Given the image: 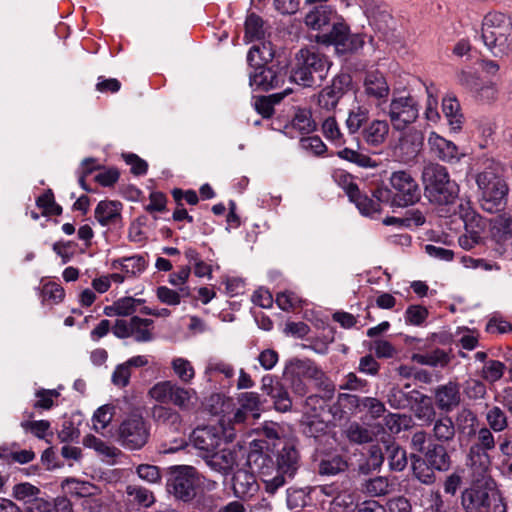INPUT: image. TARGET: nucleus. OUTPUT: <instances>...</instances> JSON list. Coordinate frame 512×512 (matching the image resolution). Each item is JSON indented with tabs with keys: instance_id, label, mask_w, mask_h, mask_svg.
<instances>
[{
	"instance_id": "obj_1",
	"label": "nucleus",
	"mask_w": 512,
	"mask_h": 512,
	"mask_svg": "<svg viewBox=\"0 0 512 512\" xmlns=\"http://www.w3.org/2000/svg\"><path fill=\"white\" fill-rule=\"evenodd\" d=\"M267 443L254 440L250 444L247 464L259 474L265 485V491L274 495L286 483L294 479L300 468V454L292 443H285L275 453L273 460L265 450Z\"/></svg>"
},
{
	"instance_id": "obj_2",
	"label": "nucleus",
	"mask_w": 512,
	"mask_h": 512,
	"mask_svg": "<svg viewBox=\"0 0 512 512\" xmlns=\"http://www.w3.org/2000/svg\"><path fill=\"white\" fill-rule=\"evenodd\" d=\"M489 456L471 452V482L462 491L461 505L465 512H507V506L488 473Z\"/></svg>"
},
{
	"instance_id": "obj_3",
	"label": "nucleus",
	"mask_w": 512,
	"mask_h": 512,
	"mask_svg": "<svg viewBox=\"0 0 512 512\" xmlns=\"http://www.w3.org/2000/svg\"><path fill=\"white\" fill-rule=\"evenodd\" d=\"M475 181L481 194L480 204L485 211L493 213L506 205L509 189L504 179V168L499 162L487 159Z\"/></svg>"
},
{
	"instance_id": "obj_4",
	"label": "nucleus",
	"mask_w": 512,
	"mask_h": 512,
	"mask_svg": "<svg viewBox=\"0 0 512 512\" xmlns=\"http://www.w3.org/2000/svg\"><path fill=\"white\" fill-rule=\"evenodd\" d=\"M425 196L431 203L447 205L458 196L459 186L450 179L446 167L430 163L422 171Z\"/></svg>"
},
{
	"instance_id": "obj_5",
	"label": "nucleus",
	"mask_w": 512,
	"mask_h": 512,
	"mask_svg": "<svg viewBox=\"0 0 512 512\" xmlns=\"http://www.w3.org/2000/svg\"><path fill=\"white\" fill-rule=\"evenodd\" d=\"M481 37L494 55L512 52V17L501 12H489L482 21Z\"/></svg>"
},
{
	"instance_id": "obj_6",
	"label": "nucleus",
	"mask_w": 512,
	"mask_h": 512,
	"mask_svg": "<svg viewBox=\"0 0 512 512\" xmlns=\"http://www.w3.org/2000/svg\"><path fill=\"white\" fill-rule=\"evenodd\" d=\"M295 60L290 78L304 87H311L317 81H322L330 66L328 58L314 47L301 49Z\"/></svg>"
},
{
	"instance_id": "obj_7",
	"label": "nucleus",
	"mask_w": 512,
	"mask_h": 512,
	"mask_svg": "<svg viewBox=\"0 0 512 512\" xmlns=\"http://www.w3.org/2000/svg\"><path fill=\"white\" fill-rule=\"evenodd\" d=\"M150 436V426L140 414H132L119 425L117 441L126 449L139 450Z\"/></svg>"
},
{
	"instance_id": "obj_8",
	"label": "nucleus",
	"mask_w": 512,
	"mask_h": 512,
	"mask_svg": "<svg viewBox=\"0 0 512 512\" xmlns=\"http://www.w3.org/2000/svg\"><path fill=\"white\" fill-rule=\"evenodd\" d=\"M225 421L224 418L221 419L219 427L203 426L193 430L190 441L197 450L203 453L204 458L216 451L223 439L231 441L234 438V429H226Z\"/></svg>"
},
{
	"instance_id": "obj_9",
	"label": "nucleus",
	"mask_w": 512,
	"mask_h": 512,
	"mask_svg": "<svg viewBox=\"0 0 512 512\" xmlns=\"http://www.w3.org/2000/svg\"><path fill=\"white\" fill-rule=\"evenodd\" d=\"M389 182L393 189V196L390 197L392 206L407 207L420 200V187L410 172L406 170L394 171L389 178Z\"/></svg>"
},
{
	"instance_id": "obj_10",
	"label": "nucleus",
	"mask_w": 512,
	"mask_h": 512,
	"mask_svg": "<svg viewBox=\"0 0 512 512\" xmlns=\"http://www.w3.org/2000/svg\"><path fill=\"white\" fill-rule=\"evenodd\" d=\"M197 471L192 466H174L170 470L168 491L182 501H189L195 496Z\"/></svg>"
},
{
	"instance_id": "obj_11",
	"label": "nucleus",
	"mask_w": 512,
	"mask_h": 512,
	"mask_svg": "<svg viewBox=\"0 0 512 512\" xmlns=\"http://www.w3.org/2000/svg\"><path fill=\"white\" fill-rule=\"evenodd\" d=\"M154 321L133 316L128 320L118 319L112 328L118 338L132 337L137 342H150L154 339Z\"/></svg>"
},
{
	"instance_id": "obj_12",
	"label": "nucleus",
	"mask_w": 512,
	"mask_h": 512,
	"mask_svg": "<svg viewBox=\"0 0 512 512\" xmlns=\"http://www.w3.org/2000/svg\"><path fill=\"white\" fill-rule=\"evenodd\" d=\"M389 118L396 130H403L418 118L419 110L411 96L394 97L389 106Z\"/></svg>"
},
{
	"instance_id": "obj_13",
	"label": "nucleus",
	"mask_w": 512,
	"mask_h": 512,
	"mask_svg": "<svg viewBox=\"0 0 512 512\" xmlns=\"http://www.w3.org/2000/svg\"><path fill=\"white\" fill-rule=\"evenodd\" d=\"M254 70L250 72L249 84L254 90L268 91L280 88L285 82L286 72L263 64L253 63Z\"/></svg>"
},
{
	"instance_id": "obj_14",
	"label": "nucleus",
	"mask_w": 512,
	"mask_h": 512,
	"mask_svg": "<svg viewBox=\"0 0 512 512\" xmlns=\"http://www.w3.org/2000/svg\"><path fill=\"white\" fill-rule=\"evenodd\" d=\"M391 197V191L384 187L376 188L372 196L364 195L358 189L350 201L355 203L362 215L373 217L381 212V204L388 202Z\"/></svg>"
},
{
	"instance_id": "obj_15",
	"label": "nucleus",
	"mask_w": 512,
	"mask_h": 512,
	"mask_svg": "<svg viewBox=\"0 0 512 512\" xmlns=\"http://www.w3.org/2000/svg\"><path fill=\"white\" fill-rule=\"evenodd\" d=\"M428 145L431 152L443 162L455 163L464 156L452 141L443 138L436 132L429 134Z\"/></svg>"
},
{
	"instance_id": "obj_16",
	"label": "nucleus",
	"mask_w": 512,
	"mask_h": 512,
	"mask_svg": "<svg viewBox=\"0 0 512 512\" xmlns=\"http://www.w3.org/2000/svg\"><path fill=\"white\" fill-rule=\"evenodd\" d=\"M321 39L324 43L335 45L342 52L354 50L360 44L356 37L350 35L347 25L341 22L333 23L330 32L323 34Z\"/></svg>"
},
{
	"instance_id": "obj_17",
	"label": "nucleus",
	"mask_w": 512,
	"mask_h": 512,
	"mask_svg": "<svg viewBox=\"0 0 512 512\" xmlns=\"http://www.w3.org/2000/svg\"><path fill=\"white\" fill-rule=\"evenodd\" d=\"M363 88L365 95L378 103L385 102L390 94L387 80L379 71H369L366 73Z\"/></svg>"
},
{
	"instance_id": "obj_18",
	"label": "nucleus",
	"mask_w": 512,
	"mask_h": 512,
	"mask_svg": "<svg viewBox=\"0 0 512 512\" xmlns=\"http://www.w3.org/2000/svg\"><path fill=\"white\" fill-rule=\"evenodd\" d=\"M459 82L470 89L482 101L490 102L497 97L496 85L492 82H482L473 73L462 71L459 74Z\"/></svg>"
},
{
	"instance_id": "obj_19",
	"label": "nucleus",
	"mask_w": 512,
	"mask_h": 512,
	"mask_svg": "<svg viewBox=\"0 0 512 512\" xmlns=\"http://www.w3.org/2000/svg\"><path fill=\"white\" fill-rule=\"evenodd\" d=\"M338 400L340 403L344 401L347 402L359 412L366 411L373 419L381 417L386 411L384 403L374 397H358L351 394H340Z\"/></svg>"
},
{
	"instance_id": "obj_20",
	"label": "nucleus",
	"mask_w": 512,
	"mask_h": 512,
	"mask_svg": "<svg viewBox=\"0 0 512 512\" xmlns=\"http://www.w3.org/2000/svg\"><path fill=\"white\" fill-rule=\"evenodd\" d=\"M254 470H237L232 479L234 495L238 498L247 499L254 496L259 490V485L254 475Z\"/></svg>"
},
{
	"instance_id": "obj_21",
	"label": "nucleus",
	"mask_w": 512,
	"mask_h": 512,
	"mask_svg": "<svg viewBox=\"0 0 512 512\" xmlns=\"http://www.w3.org/2000/svg\"><path fill=\"white\" fill-rule=\"evenodd\" d=\"M460 401V386L457 382L449 381L438 386L435 390V403L442 411H452L460 404Z\"/></svg>"
},
{
	"instance_id": "obj_22",
	"label": "nucleus",
	"mask_w": 512,
	"mask_h": 512,
	"mask_svg": "<svg viewBox=\"0 0 512 512\" xmlns=\"http://www.w3.org/2000/svg\"><path fill=\"white\" fill-rule=\"evenodd\" d=\"M389 132L390 126L386 120L375 119L363 127L361 135L367 145L379 147L385 143Z\"/></svg>"
},
{
	"instance_id": "obj_23",
	"label": "nucleus",
	"mask_w": 512,
	"mask_h": 512,
	"mask_svg": "<svg viewBox=\"0 0 512 512\" xmlns=\"http://www.w3.org/2000/svg\"><path fill=\"white\" fill-rule=\"evenodd\" d=\"M114 269L121 270L127 278L141 275L148 267L147 254H137L129 257H122L113 261Z\"/></svg>"
},
{
	"instance_id": "obj_24",
	"label": "nucleus",
	"mask_w": 512,
	"mask_h": 512,
	"mask_svg": "<svg viewBox=\"0 0 512 512\" xmlns=\"http://www.w3.org/2000/svg\"><path fill=\"white\" fill-rule=\"evenodd\" d=\"M205 459L212 470L227 475L237 463V454L234 450L223 448L218 452L214 451Z\"/></svg>"
},
{
	"instance_id": "obj_25",
	"label": "nucleus",
	"mask_w": 512,
	"mask_h": 512,
	"mask_svg": "<svg viewBox=\"0 0 512 512\" xmlns=\"http://www.w3.org/2000/svg\"><path fill=\"white\" fill-rule=\"evenodd\" d=\"M121 211V202L103 200L95 208V218L102 226L114 225L121 219Z\"/></svg>"
},
{
	"instance_id": "obj_26",
	"label": "nucleus",
	"mask_w": 512,
	"mask_h": 512,
	"mask_svg": "<svg viewBox=\"0 0 512 512\" xmlns=\"http://www.w3.org/2000/svg\"><path fill=\"white\" fill-rule=\"evenodd\" d=\"M340 79H334L330 86L323 88L318 95V105L321 109L331 112L335 110L340 99L344 95V89Z\"/></svg>"
},
{
	"instance_id": "obj_27",
	"label": "nucleus",
	"mask_w": 512,
	"mask_h": 512,
	"mask_svg": "<svg viewBox=\"0 0 512 512\" xmlns=\"http://www.w3.org/2000/svg\"><path fill=\"white\" fill-rule=\"evenodd\" d=\"M272 381L271 377H264L262 388L274 400L275 408L278 411L286 412L292 405L289 394L281 384L271 385Z\"/></svg>"
},
{
	"instance_id": "obj_28",
	"label": "nucleus",
	"mask_w": 512,
	"mask_h": 512,
	"mask_svg": "<svg viewBox=\"0 0 512 512\" xmlns=\"http://www.w3.org/2000/svg\"><path fill=\"white\" fill-rule=\"evenodd\" d=\"M334 17V11L328 5L314 7L305 16V24L314 30H321L328 25Z\"/></svg>"
},
{
	"instance_id": "obj_29",
	"label": "nucleus",
	"mask_w": 512,
	"mask_h": 512,
	"mask_svg": "<svg viewBox=\"0 0 512 512\" xmlns=\"http://www.w3.org/2000/svg\"><path fill=\"white\" fill-rule=\"evenodd\" d=\"M61 487L67 494L80 498L91 497L97 492L94 484L76 478H66L62 481Z\"/></svg>"
},
{
	"instance_id": "obj_30",
	"label": "nucleus",
	"mask_w": 512,
	"mask_h": 512,
	"mask_svg": "<svg viewBox=\"0 0 512 512\" xmlns=\"http://www.w3.org/2000/svg\"><path fill=\"white\" fill-rule=\"evenodd\" d=\"M152 418L159 424L169 426L174 430H179L182 422L181 415L171 407L155 405L152 408Z\"/></svg>"
},
{
	"instance_id": "obj_31",
	"label": "nucleus",
	"mask_w": 512,
	"mask_h": 512,
	"mask_svg": "<svg viewBox=\"0 0 512 512\" xmlns=\"http://www.w3.org/2000/svg\"><path fill=\"white\" fill-rule=\"evenodd\" d=\"M197 393L192 388H185L175 383L171 402L181 410L192 409L197 402Z\"/></svg>"
},
{
	"instance_id": "obj_32",
	"label": "nucleus",
	"mask_w": 512,
	"mask_h": 512,
	"mask_svg": "<svg viewBox=\"0 0 512 512\" xmlns=\"http://www.w3.org/2000/svg\"><path fill=\"white\" fill-rule=\"evenodd\" d=\"M442 111L452 130L458 131L462 127V114L460 104L455 97L447 96L442 100Z\"/></svg>"
},
{
	"instance_id": "obj_33",
	"label": "nucleus",
	"mask_w": 512,
	"mask_h": 512,
	"mask_svg": "<svg viewBox=\"0 0 512 512\" xmlns=\"http://www.w3.org/2000/svg\"><path fill=\"white\" fill-rule=\"evenodd\" d=\"M369 119V109L364 106L357 104L353 106L349 112L348 117L345 121L346 128L350 134H355L364 127V124Z\"/></svg>"
},
{
	"instance_id": "obj_34",
	"label": "nucleus",
	"mask_w": 512,
	"mask_h": 512,
	"mask_svg": "<svg viewBox=\"0 0 512 512\" xmlns=\"http://www.w3.org/2000/svg\"><path fill=\"white\" fill-rule=\"evenodd\" d=\"M490 231L497 241L512 237V217L508 214H500L490 221Z\"/></svg>"
},
{
	"instance_id": "obj_35",
	"label": "nucleus",
	"mask_w": 512,
	"mask_h": 512,
	"mask_svg": "<svg viewBox=\"0 0 512 512\" xmlns=\"http://www.w3.org/2000/svg\"><path fill=\"white\" fill-rule=\"evenodd\" d=\"M412 360L421 365L445 367L450 362V356L444 350L435 349L424 354H413Z\"/></svg>"
},
{
	"instance_id": "obj_36",
	"label": "nucleus",
	"mask_w": 512,
	"mask_h": 512,
	"mask_svg": "<svg viewBox=\"0 0 512 512\" xmlns=\"http://www.w3.org/2000/svg\"><path fill=\"white\" fill-rule=\"evenodd\" d=\"M392 483L384 476L369 478L362 484V491L371 497L384 496L392 490Z\"/></svg>"
},
{
	"instance_id": "obj_37",
	"label": "nucleus",
	"mask_w": 512,
	"mask_h": 512,
	"mask_svg": "<svg viewBox=\"0 0 512 512\" xmlns=\"http://www.w3.org/2000/svg\"><path fill=\"white\" fill-rule=\"evenodd\" d=\"M386 456L392 470L402 471L407 465L406 451L394 441L385 444Z\"/></svg>"
},
{
	"instance_id": "obj_38",
	"label": "nucleus",
	"mask_w": 512,
	"mask_h": 512,
	"mask_svg": "<svg viewBox=\"0 0 512 512\" xmlns=\"http://www.w3.org/2000/svg\"><path fill=\"white\" fill-rule=\"evenodd\" d=\"M427 462L440 471H445L450 466V457L446 448L442 445L434 444L426 453Z\"/></svg>"
},
{
	"instance_id": "obj_39",
	"label": "nucleus",
	"mask_w": 512,
	"mask_h": 512,
	"mask_svg": "<svg viewBox=\"0 0 512 512\" xmlns=\"http://www.w3.org/2000/svg\"><path fill=\"white\" fill-rule=\"evenodd\" d=\"M295 373L299 377L322 383L325 373L312 361L300 360L295 364Z\"/></svg>"
},
{
	"instance_id": "obj_40",
	"label": "nucleus",
	"mask_w": 512,
	"mask_h": 512,
	"mask_svg": "<svg viewBox=\"0 0 512 512\" xmlns=\"http://www.w3.org/2000/svg\"><path fill=\"white\" fill-rule=\"evenodd\" d=\"M174 374L184 384H189L195 377V369L192 363L183 357H175L171 361Z\"/></svg>"
},
{
	"instance_id": "obj_41",
	"label": "nucleus",
	"mask_w": 512,
	"mask_h": 512,
	"mask_svg": "<svg viewBox=\"0 0 512 512\" xmlns=\"http://www.w3.org/2000/svg\"><path fill=\"white\" fill-rule=\"evenodd\" d=\"M433 435L440 442L451 441L455 436V424L448 416L437 419L433 426Z\"/></svg>"
},
{
	"instance_id": "obj_42",
	"label": "nucleus",
	"mask_w": 512,
	"mask_h": 512,
	"mask_svg": "<svg viewBox=\"0 0 512 512\" xmlns=\"http://www.w3.org/2000/svg\"><path fill=\"white\" fill-rule=\"evenodd\" d=\"M456 424L462 433L469 436L475 435L478 426V418L472 410L465 408L458 412Z\"/></svg>"
},
{
	"instance_id": "obj_43",
	"label": "nucleus",
	"mask_w": 512,
	"mask_h": 512,
	"mask_svg": "<svg viewBox=\"0 0 512 512\" xmlns=\"http://www.w3.org/2000/svg\"><path fill=\"white\" fill-rule=\"evenodd\" d=\"M175 382L171 380L160 381L149 390V396L156 402L168 404L171 402Z\"/></svg>"
},
{
	"instance_id": "obj_44",
	"label": "nucleus",
	"mask_w": 512,
	"mask_h": 512,
	"mask_svg": "<svg viewBox=\"0 0 512 512\" xmlns=\"http://www.w3.org/2000/svg\"><path fill=\"white\" fill-rule=\"evenodd\" d=\"M84 446L94 449L98 454L106 458H115L119 453V449L110 446L100 438L94 435H87L83 439Z\"/></svg>"
},
{
	"instance_id": "obj_45",
	"label": "nucleus",
	"mask_w": 512,
	"mask_h": 512,
	"mask_svg": "<svg viewBox=\"0 0 512 512\" xmlns=\"http://www.w3.org/2000/svg\"><path fill=\"white\" fill-rule=\"evenodd\" d=\"M126 493L131 501L142 507H150L155 502L154 494L142 486L129 485L126 488Z\"/></svg>"
},
{
	"instance_id": "obj_46",
	"label": "nucleus",
	"mask_w": 512,
	"mask_h": 512,
	"mask_svg": "<svg viewBox=\"0 0 512 512\" xmlns=\"http://www.w3.org/2000/svg\"><path fill=\"white\" fill-rule=\"evenodd\" d=\"M323 135L336 146L345 144V138L333 116L327 117L322 123Z\"/></svg>"
},
{
	"instance_id": "obj_47",
	"label": "nucleus",
	"mask_w": 512,
	"mask_h": 512,
	"mask_svg": "<svg viewBox=\"0 0 512 512\" xmlns=\"http://www.w3.org/2000/svg\"><path fill=\"white\" fill-rule=\"evenodd\" d=\"M264 37L263 21L256 14L247 16L245 21V40L252 42L261 40Z\"/></svg>"
},
{
	"instance_id": "obj_48",
	"label": "nucleus",
	"mask_w": 512,
	"mask_h": 512,
	"mask_svg": "<svg viewBox=\"0 0 512 512\" xmlns=\"http://www.w3.org/2000/svg\"><path fill=\"white\" fill-rule=\"evenodd\" d=\"M181 294L183 296L189 295L188 288H180V292L170 289L166 286H159L156 289V296L158 300L166 305L176 306L181 302Z\"/></svg>"
},
{
	"instance_id": "obj_49",
	"label": "nucleus",
	"mask_w": 512,
	"mask_h": 512,
	"mask_svg": "<svg viewBox=\"0 0 512 512\" xmlns=\"http://www.w3.org/2000/svg\"><path fill=\"white\" fill-rule=\"evenodd\" d=\"M334 182L341 187L348 197H353L359 189L351 174L342 169H336L332 173Z\"/></svg>"
},
{
	"instance_id": "obj_50",
	"label": "nucleus",
	"mask_w": 512,
	"mask_h": 512,
	"mask_svg": "<svg viewBox=\"0 0 512 512\" xmlns=\"http://www.w3.org/2000/svg\"><path fill=\"white\" fill-rule=\"evenodd\" d=\"M347 469V462L341 456L323 459L319 464L321 475L333 476Z\"/></svg>"
},
{
	"instance_id": "obj_51",
	"label": "nucleus",
	"mask_w": 512,
	"mask_h": 512,
	"mask_svg": "<svg viewBox=\"0 0 512 512\" xmlns=\"http://www.w3.org/2000/svg\"><path fill=\"white\" fill-rule=\"evenodd\" d=\"M505 365L498 360H488L484 363L481 376L489 383L500 380L504 374Z\"/></svg>"
},
{
	"instance_id": "obj_52",
	"label": "nucleus",
	"mask_w": 512,
	"mask_h": 512,
	"mask_svg": "<svg viewBox=\"0 0 512 512\" xmlns=\"http://www.w3.org/2000/svg\"><path fill=\"white\" fill-rule=\"evenodd\" d=\"M237 402L239 406L243 407L254 417H259V411L261 406L260 396L256 392H242L237 396Z\"/></svg>"
},
{
	"instance_id": "obj_53",
	"label": "nucleus",
	"mask_w": 512,
	"mask_h": 512,
	"mask_svg": "<svg viewBox=\"0 0 512 512\" xmlns=\"http://www.w3.org/2000/svg\"><path fill=\"white\" fill-rule=\"evenodd\" d=\"M463 392L468 399L479 400L485 398L487 389L481 380L469 378L463 384Z\"/></svg>"
},
{
	"instance_id": "obj_54",
	"label": "nucleus",
	"mask_w": 512,
	"mask_h": 512,
	"mask_svg": "<svg viewBox=\"0 0 512 512\" xmlns=\"http://www.w3.org/2000/svg\"><path fill=\"white\" fill-rule=\"evenodd\" d=\"M41 296L43 301L50 302L51 304H59L65 297V291L60 284L47 282L42 286Z\"/></svg>"
},
{
	"instance_id": "obj_55",
	"label": "nucleus",
	"mask_w": 512,
	"mask_h": 512,
	"mask_svg": "<svg viewBox=\"0 0 512 512\" xmlns=\"http://www.w3.org/2000/svg\"><path fill=\"white\" fill-rule=\"evenodd\" d=\"M337 156L343 160L355 163L360 167H374V161L367 155L361 154L356 150L344 148L337 152Z\"/></svg>"
},
{
	"instance_id": "obj_56",
	"label": "nucleus",
	"mask_w": 512,
	"mask_h": 512,
	"mask_svg": "<svg viewBox=\"0 0 512 512\" xmlns=\"http://www.w3.org/2000/svg\"><path fill=\"white\" fill-rule=\"evenodd\" d=\"M36 204L45 215H60L62 213V207L55 202L54 194L50 189L37 198Z\"/></svg>"
},
{
	"instance_id": "obj_57",
	"label": "nucleus",
	"mask_w": 512,
	"mask_h": 512,
	"mask_svg": "<svg viewBox=\"0 0 512 512\" xmlns=\"http://www.w3.org/2000/svg\"><path fill=\"white\" fill-rule=\"evenodd\" d=\"M114 415V407L110 405H103L96 410L93 415V428L95 431L100 432L105 429L112 421Z\"/></svg>"
},
{
	"instance_id": "obj_58",
	"label": "nucleus",
	"mask_w": 512,
	"mask_h": 512,
	"mask_svg": "<svg viewBox=\"0 0 512 512\" xmlns=\"http://www.w3.org/2000/svg\"><path fill=\"white\" fill-rule=\"evenodd\" d=\"M486 421L495 432H501L507 428V417L505 413L497 406L492 407L486 414Z\"/></svg>"
},
{
	"instance_id": "obj_59",
	"label": "nucleus",
	"mask_w": 512,
	"mask_h": 512,
	"mask_svg": "<svg viewBox=\"0 0 512 512\" xmlns=\"http://www.w3.org/2000/svg\"><path fill=\"white\" fill-rule=\"evenodd\" d=\"M256 57L265 63L271 61L274 57L271 43L262 42L261 45L251 47L247 55V60L251 66L254 65L253 63Z\"/></svg>"
},
{
	"instance_id": "obj_60",
	"label": "nucleus",
	"mask_w": 512,
	"mask_h": 512,
	"mask_svg": "<svg viewBox=\"0 0 512 512\" xmlns=\"http://www.w3.org/2000/svg\"><path fill=\"white\" fill-rule=\"evenodd\" d=\"M346 435L350 441L358 444L368 443L372 440V433L357 422L348 426Z\"/></svg>"
},
{
	"instance_id": "obj_61",
	"label": "nucleus",
	"mask_w": 512,
	"mask_h": 512,
	"mask_svg": "<svg viewBox=\"0 0 512 512\" xmlns=\"http://www.w3.org/2000/svg\"><path fill=\"white\" fill-rule=\"evenodd\" d=\"M276 304L283 311H290L302 304V299L292 291H284L276 296Z\"/></svg>"
},
{
	"instance_id": "obj_62",
	"label": "nucleus",
	"mask_w": 512,
	"mask_h": 512,
	"mask_svg": "<svg viewBox=\"0 0 512 512\" xmlns=\"http://www.w3.org/2000/svg\"><path fill=\"white\" fill-rule=\"evenodd\" d=\"M21 427L25 431H30L35 437L44 439L50 433V422L47 420L23 421Z\"/></svg>"
},
{
	"instance_id": "obj_63",
	"label": "nucleus",
	"mask_w": 512,
	"mask_h": 512,
	"mask_svg": "<svg viewBox=\"0 0 512 512\" xmlns=\"http://www.w3.org/2000/svg\"><path fill=\"white\" fill-rule=\"evenodd\" d=\"M428 314L424 306L410 305L405 312V321L410 325L420 326L426 321Z\"/></svg>"
},
{
	"instance_id": "obj_64",
	"label": "nucleus",
	"mask_w": 512,
	"mask_h": 512,
	"mask_svg": "<svg viewBox=\"0 0 512 512\" xmlns=\"http://www.w3.org/2000/svg\"><path fill=\"white\" fill-rule=\"evenodd\" d=\"M353 504V497L345 491H341L329 502V512H348Z\"/></svg>"
}]
</instances>
